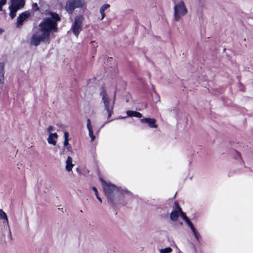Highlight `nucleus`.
Instances as JSON below:
<instances>
[{
	"label": "nucleus",
	"instance_id": "nucleus-14",
	"mask_svg": "<svg viewBox=\"0 0 253 253\" xmlns=\"http://www.w3.org/2000/svg\"><path fill=\"white\" fill-rule=\"evenodd\" d=\"M110 7V5L108 3L103 4L99 8V12L101 17L99 18L100 20H102L105 17V10Z\"/></svg>",
	"mask_w": 253,
	"mask_h": 253
},
{
	"label": "nucleus",
	"instance_id": "nucleus-17",
	"mask_svg": "<svg viewBox=\"0 0 253 253\" xmlns=\"http://www.w3.org/2000/svg\"><path fill=\"white\" fill-rule=\"evenodd\" d=\"M126 114L127 116L130 117H135L140 118L142 116V115L140 113L134 111H127Z\"/></svg>",
	"mask_w": 253,
	"mask_h": 253
},
{
	"label": "nucleus",
	"instance_id": "nucleus-8",
	"mask_svg": "<svg viewBox=\"0 0 253 253\" xmlns=\"http://www.w3.org/2000/svg\"><path fill=\"white\" fill-rule=\"evenodd\" d=\"M0 220L2 222L3 227L4 228L8 230V238L9 241L12 240V234L9 227V220L8 216L6 212H5L1 209H0Z\"/></svg>",
	"mask_w": 253,
	"mask_h": 253
},
{
	"label": "nucleus",
	"instance_id": "nucleus-19",
	"mask_svg": "<svg viewBox=\"0 0 253 253\" xmlns=\"http://www.w3.org/2000/svg\"><path fill=\"white\" fill-rule=\"evenodd\" d=\"M160 253H170L172 249L170 247H167L164 249H161L159 250Z\"/></svg>",
	"mask_w": 253,
	"mask_h": 253
},
{
	"label": "nucleus",
	"instance_id": "nucleus-5",
	"mask_svg": "<svg viewBox=\"0 0 253 253\" xmlns=\"http://www.w3.org/2000/svg\"><path fill=\"white\" fill-rule=\"evenodd\" d=\"M102 97V100L103 102L105 110L108 113V118H109L112 114L114 107V102H112L111 100L108 97L107 93L105 91H102L100 93Z\"/></svg>",
	"mask_w": 253,
	"mask_h": 253
},
{
	"label": "nucleus",
	"instance_id": "nucleus-10",
	"mask_svg": "<svg viewBox=\"0 0 253 253\" xmlns=\"http://www.w3.org/2000/svg\"><path fill=\"white\" fill-rule=\"evenodd\" d=\"M25 5V0H11V7L19 10Z\"/></svg>",
	"mask_w": 253,
	"mask_h": 253
},
{
	"label": "nucleus",
	"instance_id": "nucleus-24",
	"mask_svg": "<svg viewBox=\"0 0 253 253\" xmlns=\"http://www.w3.org/2000/svg\"><path fill=\"white\" fill-rule=\"evenodd\" d=\"M53 130V127L52 126H49L47 128V130L48 132L49 133V134L51 133V132Z\"/></svg>",
	"mask_w": 253,
	"mask_h": 253
},
{
	"label": "nucleus",
	"instance_id": "nucleus-27",
	"mask_svg": "<svg viewBox=\"0 0 253 253\" xmlns=\"http://www.w3.org/2000/svg\"><path fill=\"white\" fill-rule=\"evenodd\" d=\"M3 32V30L2 29L0 28V35H1Z\"/></svg>",
	"mask_w": 253,
	"mask_h": 253
},
{
	"label": "nucleus",
	"instance_id": "nucleus-7",
	"mask_svg": "<svg viewBox=\"0 0 253 253\" xmlns=\"http://www.w3.org/2000/svg\"><path fill=\"white\" fill-rule=\"evenodd\" d=\"M83 19L84 17L82 15H77L72 23L71 29L76 37H78L79 33L82 30Z\"/></svg>",
	"mask_w": 253,
	"mask_h": 253
},
{
	"label": "nucleus",
	"instance_id": "nucleus-18",
	"mask_svg": "<svg viewBox=\"0 0 253 253\" xmlns=\"http://www.w3.org/2000/svg\"><path fill=\"white\" fill-rule=\"evenodd\" d=\"M9 9L10 10L9 15L12 19H13L15 17L16 13L18 10L10 6H9Z\"/></svg>",
	"mask_w": 253,
	"mask_h": 253
},
{
	"label": "nucleus",
	"instance_id": "nucleus-26",
	"mask_svg": "<svg viewBox=\"0 0 253 253\" xmlns=\"http://www.w3.org/2000/svg\"><path fill=\"white\" fill-rule=\"evenodd\" d=\"M96 198H97V199L99 201V202H100V203H101V202H102V200H101V199L99 197L98 195H96Z\"/></svg>",
	"mask_w": 253,
	"mask_h": 253
},
{
	"label": "nucleus",
	"instance_id": "nucleus-2",
	"mask_svg": "<svg viewBox=\"0 0 253 253\" xmlns=\"http://www.w3.org/2000/svg\"><path fill=\"white\" fill-rule=\"evenodd\" d=\"M173 209V211L170 213V219L173 221H176L178 217L180 216L185 221L188 226L190 228L196 240L199 241L200 238L199 234L188 217L182 211L177 203L175 202L174 203Z\"/></svg>",
	"mask_w": 253,
	"mask_h": 253
},
{
	"label": "nucleus",
	"instance_id": "nucleus-21",
	"mask_svg": "<svg viewBox=\"0 0 253 253\" xmlns=\"http://www.w3.org/2000/svg\"><path fill=\"white\" fill-rule=\"evenodd\" d=\"M7 0H0V11L2 10V6L6 3Z\"/></svg>",
	"mask_w": 253,
	"mask_h": 253
},
{
	"label": "nucleus",
	"instance_id": "nucleus-4",
	"mask_svg": "<svg viewBox=\"0 0 253 253\" xmlns=\"http://www.w3.org/2000/svg\"><path fill=\"white\" fill-rule=\"evenodd\" d=\"M173 9V16L175 21H178L181 18L185 15L188 12L187 9L183 1H180L176 3Z\"/></svg>",
	"mask_w": 253,
	"mask_h": 253
},
{
	"label": "nucleus",
	"instance_id": "nucleus-20",
	"mask_svg": "<svg viewBox=\"0 0 253 253\" xmlns=\"http://www.w3.org/2000/svg\"><path fill=\"white\" fill-rule=\"evenodd\" d=\"M63 145L68 151H71L72 147L69 143V140H64Z\"/></svg>",
	"mask_w": 253,
	"mask_h": 253
},
{
	"label": "nucleus",
	"instance_id": "nucleus-16",
	"mask_svg": "<svg viewBox=\"0 0 253 253\" xmlns=\"http://www.w3.org/2000/svg\"><path fill=\"white\" fill-rule=\"evenodd\" d=\"M4 65L2 64H0V88L2 87L4 82Z\"/></svg>",
	"mask_w": 253,
	"mask_h": 253
},
{
	"label": "nucleus",
	"instance_id": "nucleus-3",
	"mask_svg": "<svg viewBox=\"0 0 253 253\" xmlns=\"http://www.w3.org/2000/svg\"><path fill=\"white\" fill-rule=\"evenodd\" d=\"M100 180L103 187V190L108 200L110 202L121 196L122 192L114 185L107 183L104 180L100 178Z\"/></svg>",
	"mask_w": 253,
	"mask_h": 253
},
{
	"label": "nucleus",
	"instance_id": "nucleus-6",
	"mask_svg": "<svg viewBox=\"0 0 253 253\" xmlns=\"http://www.w3.org/2000/svg\"><path fill=\"white\" fill-rule=\"evenodd\" d=\"M85 5L84 0H68L65 9L69 13H72L76 8H82Z\"/></svg>",
	"mask_w": 253,
	"mask_h": 253
},
{
	"label": "nucleus",
	"instance_id": "nucleus-9",
	"mask_svg": "<svg viewBox=\"0 0 253 253\" xmlns=\"http://www.w3.org/2000/svg\"><path fill=\"white\" fill-rule=\"evenodd\" d=\"M30 13L28 11H26L20 14L17 18L16 26L17 27H20L23 25V22L26 21L30 16Z\"/></svg>",
	"mask_w": 253,
	"mask_h": 253
},
{
	"label": "nucleus",
	"instance_id": "nucleus-1",
	"mask_svg": "<svg viewBox=\"0 0 253 253\" xmlns=\"http://www.w3.org/2000/svg\"><path fill=\"white\" fill-rule=\"evenodd\" d=\"M47 16L40 23L39 30L32 35L30 43L37 46L41 42H47L50 39V33L58 31L57 22L60 20L59 15L55 12L47 11Z\"/></svg>",
	"mask_w": 253,
	"mask_h": 253
},
{
	"label": "nucleus",
	"instance_id": "nucleus-15",
	"mask_svg": "<svg viewBox=\"0 0 253 253\" xmlns=\"http://www.w3.org/2000/svg\"><path fill=\"white\" fill-rule=\"evenodd\" d=\"M74 165L72 163V158L70 156H68L66 161L65 169L68 172L72 171Z\"/></svg>",
	"mask_w": 253,
	"mask_h": 253
},
{
	"label": "nucleus",
	"instance_id": "nucleus-12",
	"mask_svg": "<svg viewBox=\"0 0 253 253\" xmlns=\"http://www.w3.org/2000/svg\"><path fill=\"white\" fill-rule=\"evenodd\" d=\"M58 135L56 133H50L47 138L48 143L50 144L55 146L57 143Z\"/></svg>",
	"mask_w": 253,
	"mask_h": 253
},
{
	"label": "nucleus",
	"instance_id": "nucleus-25",
	"mask_svg": "<svg viewBox=\"0 0 253 253\" xmlns=\"http://www.w3.org/2000/svg\"><path fill=\"white\" fill-rule=\"evenodd\" d=\"M92 190L94 191L95 195H98V191L95 187L92 188Z\"/></svg>",
	"mask_w": 253,
	"mask_h": 253
},
{
	"label": "nucleus",
	"instance_id": "nucleus-28",
	"mask_svg": "<svg viewBox=\"0 0 253 253\" xmlns=\"http://www.w3.org/2000/svg\"><path fill=\"white\" fill-rule=\"evenodd\" d=\"M94 41H91L90 43H93Z\"/></svg>",
	"mask_w": 253,
	"mask_h": 253
},
{
	"label": "nucleus",
	"instance_id": "nucleus-22",
	"mask_svg": "<svg viewBox=\"0 0 253 253\" xmlns=\"http://www.w3.org/2000/svg\"><path fill=\"white\" fill-rule=\"evenodd\" d=\"M32 9L34 10H38L39 8L37 3H34L32 4Z\"/></svg>",
	"mask_w": 253,
	"mask_h": 253
},
{
	"label": "nucleus",
	"instance_id": "nucleus-11",
	"mask_svg": "<svg viewBox=\"0 0 253 253\" xmlns=\"http://www.w3.org/2000/svg\"><path fill=\"white\" fill-rule=\"evenodd\" d=\"M143 123H147L150 128H157L158 126L156 124V120L153 118H144L141 120Z\"/></svg>",
	"mask_w": 253,
	"mask_h": 253
},
{
	"label": "nucleus",
	"instance_id": "nucleus-13",
	"mask_svg": "<svg viewBox=\"0 0 253 253\" xmlns=\"http://www.w3.org/2000/svg\"><path fill=\"white\" fill-rule=\"evenodd\" d=\"M87 125L86 127L88 130V134L89 136L91 138V141H93L95 139V136L93 134V131L92 129V127L91 124V121L90 119H88L86 121Z\"/></svg>",
	"mask_w": 253,
	"mask_h": 253
},
{
	"label": "nucleus",
	"instance_id": "nucleus-23",
	"mask_svg": "<svg viewBox=\"0 0 253 253\" xmlns=\"http://www.w3.org/2000/svg\"><path fill=\"white\" fill-rule=\"evenodd\" d=\"M64 140H69V133L67 131H65L64 133Z\"/></svg>",
	"mask_w": 253,
	"mask_h": 253
}]
</instances>
